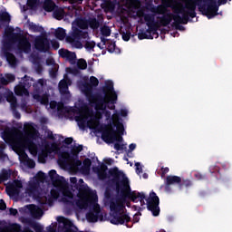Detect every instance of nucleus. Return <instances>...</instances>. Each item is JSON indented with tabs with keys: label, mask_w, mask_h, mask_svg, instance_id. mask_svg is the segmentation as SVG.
Here are the masks:
<instances>
[{
	"label": "nucleus",
	"mask_w": 232,
	"mask_h": 232,
	"mask_svg": "<svg viewBox=\"0 0 232 232\" xmlns=\"http://www.w3.org/2000/svg\"><path fill=\"white\" fill-rule=\"evenodd\" d=\"M24 130L6 129L2 132V138L13 148H26L33 157H37V144L41 140L39 131L34 123H24Z\"/></svg>",
	"instance_id": "obj_1"
},
{
	"label": "nucleus",
	"mask_w": 232,
	"mask_h": 232,
	"mask_svg": "<svg viewBox=\"0 0 232 232\" xmlns=\"http://www.w3.org/2000/svg\"><path fill=\"white\" fill-rule=\"evenodd\" d=\"M49 177L54 186V188L51 190L50 195L44 196L38 199V202L41 208H44V204L48 206H52L53 204V200H57V198H61L62 202L64 204L68 202H73V194L66 185L63 183V178L57 175V171L53 169L49 172Z\"/></svg>",
	"instance_id": "obj_2"
},
{
	"label": "nucleus",
	"mask_w": 232,
	"mask_h": 232,
	"mask_svg": "<svg viewBox=\"0 0 232 232\" xmlns=\"http://www.w3.org/2000/svg\"><path fill=\"white\" fill-rule=\"evenodd\" d=\"M198 1L201 0H185V5H178L174 7V13L179 14L173 15L171 13L162 14L160 17V24L161 26H168L171 21H174V24H188V20L189 17H195L197 10V5Z\"/></svg>",
	"instance_id": "obj_3"
},
{
	"label": "nucleus",
	"mask_w": 232,
	"mask_h": 232,
	"mask_svg": "<svg viewBox=\"0 0 232 232\" xmlns=\"http://www.w3.org/2000/svg\"><path fill=\"white\" fill-rule=\"evenodd\" d=\"M97 86H99V79L92 76L90 78V84L86 82L80 84V90L86 95L90 104L94 107L96 111H104L106 104L110 102L111 105L108 106L109 110H115V103L117 102V93L115 92L109 93L102 101H99V98L95 95L90 96L92 90L97 88Z\"/></svg>",
	"instance_id": "obj_4"
},
{
	"label": "nucleus",
	"mask_w": 232,
	"mask_h": 232,
	"mask_svg": "<svg viewBox=\"0 0 232 232\" xmlns=\"http://www.w3.org/2000/svg\"><path fill=\"white\" fill-rule=\"evenodd\" d=\"M88 26L92 28V30H97L100 24L95 18H91L89 20L78 18L72 23V32L66 37L67 43H69L72 48H82L81 40L88 39V32H83L82 30L88 29Z\"/></svg>",
	"instance_id": "obj_5"
},
{
	"label": "nucleus",
	"mask_w": 232,
	"mask_h": 232,
	"mask_svg": "<svg viewBox=\"0 0 232 232\" xmlns=\"http://www.w3.org/2000/svg\"><path fill=\"white\" fill-rule=\"evenodd\" d=\"M97 194H90L87 191H80L75 198V205L79 209L90 208L91 211L87 214L89 222H97L101 207L99 206Z\"/></svg>",
	"instance_id": "obj_6"
},
{
	"label": "nucleus",
	"mask_w": 232,
	"mask_h": 232,
	"mask_svg": "<svg viewBox=\"0 0 232 232\" xmlns=\"http://www.w3.org/2000/svg\"><path fill=\"white\" fill-rule=\"evenodd\" d=\"M110 208L112 215L110 218L111 224H115L118 226L119 224H124L125 222H130V216L124 213V203L121 200H111L110 203Z\"/></svg>",
	"instance_id": "obj_7"
},
{
	"label": "nucleus",
	"mask_w": 232,
	"mask_h": 232,
	"mask_svg": "<svg viewBox=\"0 0 232 232\" xmlns=\"http://www.w3.org/2000/svg\"><path fill=\"white\" fill-rule=\"evenodd\" d=\"M204 0L197 2L199 12L203 14V15H207L208 19H213L216 15L218 14V6L220 5H226L227 0H205L207 2V6L202 5V2Z\"/></svg>",
	"instance_id": "obj_8"
},
{
	"label": "nucleus",
	"mask_w": 232,
	"mask_h": 232,
	"mask_svg": "<svg viewBox=\"0 0 232 232\" xmlns=\"http://www.w3.org/2000/svg\"><path fill=\"white\" fill-rule=\"evenodd\" d=\"M79 128L84 130L90 128V130H97L99 128V121H101V114L93 115L90 111L84 112L76 119Z\"/></svg>",
	"instance_id": "obj_9"
},
{
	"label": "nucleus",
	"mask_w": 232,
	"mask_h": 232,
	"mask_svg": "<svg viewBox=\"0 0 232 232\" xmlns=\"http://www.w3.org/2000/svg\"><path fill=\"white\" fill-rule=\"evenodd\" d=\"M109 174L111 175V177L114 178V180H117L116 189L118 193H121V195H122L126 191L127 188L130 186V179H128L126 174L119 170V168L117 167L110 169Z\"/></svg>",
	"instance_id": "obj_10"
},
{
	"label": "nucleus",
	"mask_w": 232,
	"mask_h": 232,
	"mask_svg": "<svg viewBox=\"0 0 232 232\" xmlns=\"http://www.w3.org/2000/svg\"><path fill=\"white\" fill-rule=\"evenodd\" d=\"M46 179V174L44 172H38L36 177L33 178L29 183L26 189V193H28L29 197H35L39 191V188L43 182H44Z\"/></svg>",
	"instance_id": "obj_11"
},
{
	"label": "nucleus",
	"mask_w": 232,
	"mask_h": 232,
	"mask_svg": "<svg viewBox=\"0 0 232 232\" xmlns=\"http://www.w3.org/2000/svg\"><path fill=\"white\" fill-rule=\"evenodd\" d=\"M7 37H11L12 41H18V48L24 53H30L32 51V44L24 36L14 34V28L8 29Z\"/></svg>",
	"instance_id": "obj_12"
},
{
	"label": "nucleus",
	"mask_w": 232,
	"mask_h": 232,
	"mask_svg": "<svg viewBox=\"0 0 232 232\" xmlns=\"http://www.w3.org/2000/svg\"><path fill=\"white\" fill-rule=\"evenodd\" d=\"M33 99H34V101H37V102H40L41 104H44V106H46L47 110H57L58 111H59V110H61V104L57 103V102H55V101H52L48 104V101H49L48 94H43L41 96L39 92H34L33 93Z\"/></svg>",
	"instance_id": "obj_13"
},
{
	"label": "nucleus",
	"mask_w": 232,
	"mask_h": 232,
	"mask_svg": "<svg viewBox=\"0 0 232 232\" xmlns=\"http://www.w3.org/2000/svg\"><path fill=\"white\" fill-rule=\"evenodd\" d=\"M159 204V196L155 192H150L147 198V208L149 211H151L154 217H159V213H160Z\"/></svg>",
	"instance_id": "obj_14"
},
{
	"label": "nucleus",
	"mask_w": 232,
	"mask_h": 232,
	"mask_svg": "<svg viewBox=\"0 0 232 232\" xmlns=\"http://www.w3.org/2000/svg\"><path fill=\"white\" fill-rule=\"evenodd\" d=\"M23 189V182L21 180L15 179L7 183L5 187V191L9 197H15L21 193Z\"/></svg>",
	"instance_id": "obj_15"
},
{
	"label": "nucleus",
	"mask_w": 232,
	"mask_h": 232,
	"mask_svg": "<svg viewBox=\"0 0 232 232\" xmlns=\"http://www.w3.org/2000/svg\"><path fill=\"white\" fill-rule=\"evenodd\" d=\"M30 86H32V84L30 82L26 81V77H24L22 82L14 87L15 95L19 97H30V92H28Z\"/></svg>",
	"instance_id": "obj_16"
},
{
	"label": "nucleus",
	"mask_w": 232,
	"mask_h": 232,
	"mask_svg": "<svg viewBox=\"0 0 232 232\" xmlns=\"http://www.w3.org/2000/svg\"><path fill=\"white\" fill-rule=\"evenodd\" d=\"M34 48L39 52H48L50 50V42L44 35H38L34 39Z\"/></svg>",
	"instance_id": "obj_17"
},
{
	"label": "nucleus",
	"mask_w": 232,
	"mask_h": 232,
	"mask_svg": "<svg viewBox=\"0 0 232 232\" xmlns=\"http://www.w3.org/2000/svg\"><path fill=\"white\" fill-rule=\"evenodd\" d=\"M121 195L126 198L132 199V202H136L137 198H140V200L141 201L144 200V198H146V195L144 193H139L135 191L131 192L130 185L126 188L125 191Z\"/></svg>",
	"instance_id": "obj_18"
},
{
	"label": "nucleus",
	"mask_w": 232,
	"mask_h": 232,
	"mask_svg": "<svg viewBox=\"0 0 232 232\" xmlns=\"http://www.w3.org/2000/svg\"><path fill=\"white\" fill-rule=\"evenodd\" d=\"M59 55L62 56L63 59L69 61L71 64L75 63V61L77 59V54H75V53L73 52L68 51L67 49H60Z\"/></svg>",
	"instance_id": "obj_19"
},
{
	"label": "nucleus",
	"mask_w": 232,
	"mask_h": 232,
	"mask_svg": "<svg viewBox=\"0 0 232 232\" xmlns=\"http://www.w3.org/2000/svg\"><path fill=\"white\" fill-rule=\"evenodd\" d=\"M182 182V179L179 176H168L165 179V190L169 192V186H173L175 184H180Z\"/></svg>",
	"instance_id": "obj_20"
},
{
	"label": "nucleus",
	"mask_w": 232,
	"mask_h": 232,
	"mask_svg": "<svg viewBox=\"0 0 232 232\" xmlns=\"http://www.w3.org/2000/svg\"><path fill=\"white\" fill-rule=\"evenodd\" d=\"M25 209H28L34 218H41L43 217V209L35 205H27Z\"/></svg>",
	"instance_id": "obj_21"
},
{
	"label": "nucleus",
	"mask_w": 232,
	"mask_h": 232,
	"mask_svg": "<svg viewBox=\"0 0 232 232\" xmlns=\"http://www.w3.org/2000/svg\"><path fill=\"white\" fill-rule=\"evenodd\" d=\"M71 84L69 79H63L59 82V90L62 95H70V91H68V86Z\"/></svg>",
	"instance_id": "obj_22"
},
{
	"label": "nucleus",
	"mask_w": 232,
	"mask_h": 232,
	"mask_svg": "<svg viewBox=\"0 0 232 232\" xmlns=\"http://www.w3.org/2000/svg\"><path fill=\"white\" fill-rule=\"evenodd\" d=\"M0 232H21V225L11 224L0 228Z\"/></svg>",
	"instance_id": "obj_23"
},
{
	"label": "nucleus",
	"mask_w": 232,
	"mask_h": 232,
	"mask_svg": "<svg viewBox=\"0 0 232 232\" xmlns=\"http://www.w3.org/2000/svg\"><path fill=\"white\" fill-rule=\"evenodd\" d=\"M14 81H15V75L10 73H6L0 78V82L1 84H4V86L10 84V82H14Z\"/></svg>",
	"instance_id": "obj_24"
},
{
	"label": "nucleus",
	"mask_w": 232,
	"mask_h": 232,
	"mask_svg": "<svg viewBox=\"0 0 232 232\" xmlns=\"http://www.w3.org/2000/svg\"><path fill=\"white\" fill-rule=\"evenodd\" d=\"M14 81H15V75L10 73H6L0 78V82L1 84H4V86L10 84V82H14Z\"/></svg>",
	"instance_id": "obj_25"
},
{
	"label": "nucleus",
	"mask_w": 232,
	"mask_h": 232,
	"mask_svg": "<svg viewBox=\"0 0 232 232\" xmlns=\"http://www.w3.org/2000/svg\"><path fill=\"white\" fill-rule=\"evenodd\" d=\"M102 138L105 142H113L115 140V133H113L111 130H106L102 132Z\"/></svg>",
	"instance_id": "obj_26"
},
{
	"label": "nucleus",
	"mask_w": 232,
	"mask_h": 232,
	"mask_svg": "<svg viewBox=\"0 0 232 232\" xmlns=\"http://www.w3.org/2000/svg\"><path fill=\"white\" fill-rule=\"evenodd\" d=\"M28 28L34 34H43V32H44V28H43V26L37 25L34 24V22H28Z\"/></svg>",
	"instance_id": "obj_27"
},
{
	"label": "nucleus",
	"mask_w": 232,
	"mask_h": 232,
	"mask_svg": "<svg viewBox=\"0 0 232 232\" xmlns=\"http://www.w3.org/2000/svg\"><path fill=\"white\" fill-rule=\"evenodd\" d=\"M44 9L45 12H53V10H55V4L52 2V0H45Z\"/></svg>",
	"instance_id": "obj_28"
},
{
	"label": "nucleus",
	"mask_w": 232,
	"mask_h": 232,
	"mask_svg": "<svg viewBox=\"0 0 232 232\" xmlns=\"http://www.w3.org/2000/svg\"><path fill=\"white\" fill-rule=\"evenodd\" d=\"M59 164H62V166H66V164H70V154L63 153L59 157L58 160Z\"/></svg>",
	"instance_id": "obj_29"
},
{
	"label": "nucleus",
	"mask_w": 232,
	"mask_h": 232,
	"mask_svg": "<svg viewBox=\"0 0 232 232\" xmlns=\"http://www.w3.org/2000/svg\"><path fill=\"white\" fill-rule=\"evenodd\" d=\"M54 35L56 39H59L60 41H63L66 37V31L64 29L59 27L55 30Z\"/></svg>",
	"instance_id": "obj_30"
},
{
	"label": "nucleus",
	"mask_w": 232,
	"mask_h": 232,
	"mask_svg": "<svg viewBox=\"0 0 232 232\" xmlns=\"http://www.w3.org/2000/svg\"><path fill=\"white\" fill-rule=\"evenodd\" d=\"M90 168H92V160L90 159H85L82 167V171L85 175H90Z\"/></svg>",
	"instance_id": "obj_31"
},
{
	"label": "nucleus",
	"mask_w": 232,
	"mask_h": 232,
	"mask_svg": "<svg viewBox=\"0 0 232 232\" xmlns=\"http://www.w3.org/2000/svg\"><path fill=\"white\" fill-rule=\"evenodd\" d=\"M7 63H9L10 66H15L17 64V60L15 59V56L10 53H7L5 54Z\"/></svg>",
	"instance_id": "obj_32"
},
{
	"label": "nucleus",
	"mask_w": 232,
	"mask_h": 232,
	"mask_svg": "<svg viewBox=\"0 0 232 232\" xmlns=\"http://www.w3.org/2000/svg\"><path fill=\"white\" fill-rule=\"evenodd\" d=\"M7 102H10L12 108H17V98L14 96V92L7 96Z\"/></svg>",
	"instance_id": "obj_33"
},
{
	"label": "nucleus",
	"mask_w": 232,
	"mask_h": 232,
	"mask_svg": "<svg viewBox=\"0 0 232 232\" xmlns=\"http://www.w3.org/2000/svg\"><path fill=\"white\" fill-rule=\"evenodd\" d=\"M101 34L103 37H110L111 35V29L108 25L101 27Z\"/></svg>",
	"instance_id": "obj_34"
},
{
	"label": "nucleus",
	"mask_w": 232,
	"mask_h": 232,
	"mask_svg": "<svg viewBox=\"0 0 232 232\" xmlns=\"http://www.w3.org/2000/svg\"><path fill=\"white\" fill-rule=\"evenodd\" d=\"M53 17L61 21L64 17V11L63 9H56L53 11Z\"/></svg>",
	"instance_id": "obj_35"
},
{
	"label": "nucleus",
	"mask_w": 232,
	"mask_h": 232,
	"mask_svg": "<svg viewBox=\"0 0 232 232\" xmlns=\"http://www.w3.org/2000/svg\"><path fill=\"white\" fill-rule=\"evenodd\" d=\"M10 172L5 170L0 173V182H6L10 179Z\"/></svg>",
	"instance_id": "obj_36"
},
{
	"label": "nucleus",
	"mask_w": 232,
	"mask_h": 232,
	"mask_svg": "<svg viewBox=\"0 0 232 232\" xmlns=\"http://www.w3.org/2000/svg\"><path fill=\"white\" fill-rule=\"evenodd\" d=\"M77 66L80 70H86L88 68V63H86V60L80 59L77 61Z\"/></svg>",
	"instance_id": "obj_37"
},
{
	"label": "nucleus",
	"mask_w": 232,
	"mask_h": 232,
	"mask_svg": "<svg viewBox=\"0 0 232 232\" xmlns=\"http://www.w3.org/2000/svg\"><path fill=\"white\" fill-rule=\"evenodd\" d=\"M46 86V80L44 79H40L38 82L34 84L35 88H38V90H43Z\"/></svg>",
	"instance_id": "obj_38"
},
{
	"label": "nucleus",
	"mask_w": 232,
	"mask_h": 232,
	"mask_svg": "<svg viewBox=\"0 0 232 232\" xmlns=\"http://www.w3.org/2000/svg\"><path fill=\"white\" fill-rule=\"evenodd\" d=\"M86 50H93L95 48V42L93 41H87L85 44Z\"/></svg>",
	"instance_id": "obj_39"
},
{
	"label": "nucleus",
	"mask_w": 232,
	"mask_h": 232,
	"mask_svg": "<svg viewBox=\"0 0 232 232\" xmlns=\"http://www.w3.org/2000/svg\"><path fill=\"white\" fill-rule=\"evenodd\" d=\"M0 19H2V21H5L6 23H10V14H8V13H2Z\"/></svg>",
	"instance_id": "obj_40"
},
{
	"label": "nucleus",
	"mask_w": 232,
	"mask_h": 232,
	"mask_svg": "<svg viewBox=\"0 0 232 232\" xmlns=\"http://www.w3.org/2000/svg\"><path fill=\"white\" fill-rule=\"evenodd\" d=\"M167 173H169V168H168V167H165V168L162 167V168H161V173H160L161 179H164V178L166 177Z\"/></svg>",
	"instance_id": "obj_41"
},
{
	"label": "nucleus",
	"mask_w": 232,
	"mask_h": 232,
	"mask_svg": "<svg viewBox=\"0 0 232 232\" xmlns=\"http://www.w3.org/2000/svg\"><path fill=\"white\" fill-rule=\"evenodd\" d=\"M135 168H136V173L138 175H140L142 173V165H140V162L135 163Z\"/></svg>",
	"instance_id": "obj_42"
},
{
	"label": "nucleus",
	"mask_w": 232,
	"mask_h": 232,
	"mask_svg": "<svg viewBox=\"0 0 232 232\" xmlns=\"http://www.w3.org/2000/svg\"><path fill=\"white\" fill-rule=\"evenodd\" d=\"M98 177L101 180H104L106 179V170H99Z\"/></svg>",
	"instance_id": "obj_43"
},
{
	"label": "nucleus",
	"mask_w": 232,
	"mask_h": 232,
	"mask_svg": "<svg viewBox=\"0 0 232 232\" xmlns=\"http://www.w3.org/2000/svg\"><path fill=\"white\" fill-rule=\"evenodd\" d=\"M194 177L197 179V180H204V179H206V176L200 172H196Z\"/></svg>",
	"instance_id": "obj_44"
},
{
	"label": "nucleus",
	"mask_w": 232,
	"mask_h": 232,
	"mask_svg": "<svg viewBox=\"0 0 232 232\" xmlns=\"http://www.w3.org/2000/svg\"><path fill=\"white\" fill-rule=\"evenodd\" d=\"M27 5L31 8H34L37 5V0H27Z\"/></svg>",
	"instance_id": "obj_45"
},
{
	"label": "nucleus",
	"mask_w": 232,
	"mask_h": 232,
	"mask_svg": "<svg viewBox=\"0 0 232 232\" xmlns=\"http://www.w3.org/2000/svg\"><path fill=\"white\" fill-rule=\"evenodd\" d=\"M6 209V203H5V200L1 199L0 200V210L5 211Z\"/></svg>",
	"instance_id": "obj_46"
},
{
	"label": "nucleus",
	"mask_w": 232,
	"mask_h": 232,
	"mask_svg": "<svg viewBox=\"0 0 232 232\" xmlns=\"http://www.w3.org/2000/svg\"><path fill=\"white\" fill-rule=\"evenodd\" d=\"M82 150V146H81V145L73 148L74 153H81Z\"/></svg>",
	"instance_id": "obj_47"
},
{
	"label": "nucleus",
	"mask_w": 232,
	"mask_h": 232,
	"mask_svg": "<svg viewBox=\"0 0 232 232\" xmlns=\"http://www.w3.org/2000/svg\"><path fill=\"white\" fill-rule=\"evenodd\" d=\"M9 213H10V215H12L13 217H15V215H17L18 211H17V209H15V208H10V209H9Z\"/></svg>",
	"instance_id": "obj_48"
},
{
	"label": "nucleus",
	"mask_w": 232,
	"mask_h": 232,
	"mask_svg": "<svg viewBox=\"0 0 232 232\" xmlns=\"http://www.w3.org/2000/svg\"><path fill=\"white\" fill-rule=\"evenodd\" d=\"M122 39H123V41H130V34H128L126 33H123L122 34Z\"/></svg>",
	"instance_id": "obj_49"
},
{
	"label": "nucleus",
	"mask_w": 232,
	"mask_h": 232,
	"mask_svg": "<svg viewBox=\"0 0 232 232\" xmlns=\"http://www.w3.org/2000/svg\"><path fill=\"white\" fill-rule=\"evenodd\" d=\"M114 150H116V151H121V150H122V146L119 143H115Z\"/></svg>",
	"instance_id": "obj_50"
},
{
	"label": "nucleus",
	"mask_w": 232,
	"mask_h": 232,
	"mask_svg": "<svg viewBox=\"0 0 232 232\" xmlns=\"http://www.w3.org/2000/svg\"><path fill=\"white\" fill-rule=\"evenodd\" d=\"M112 121L114 124H117V122H119V118H118L117 114L112 115Z\"/></svg>",
	"instance_id": "obj_51"
},
{
	"label": "nucleus",
	"mask_w": 232,
	"mask_h": 232,
	"mask_svg": "<svg viewBox=\"0 0 232 232\" xmlns=\"http://www.w3.org/2000/svg\"><path fill=\"white\" fill-rule=\"evenodd\" d=\"M105 164H108L109 166H111V164H113V160L112 159L105 160Z\"/></svg>",
	"instance_id": "obj_52"
},
{
	"label": "nucleus",
	"mask_w": 232,
	"mask_h": 232,
	"mask_svg": "<svg viewBox=\"0 0 232 232\" xmlns=\"http://www.w3.org/2000/svg\"><path fill=\"white\" fill-rule=\"evenodd\" d=\"M137 148V145L135 143H132L129 146V149L130 151H133V150H135Z\"/></svg>",
	"instance_id": "obj_53"
},
{
	"label": "nucleus",
	"mask_w": 232,
	"mask_h": 232,
	"mask_svg": "<svg viewBox=\"0 0 232 232\" xmlns=\"http://www.w3.org/2000/svg\"><path fill=\"white\" fill-rule=\"evenodd\" d=\"M117 128L120 132L124 131V126L122 124H119Z\"/></svg>",
	"instance_id": "obj_54"
},
{
	"label": "nucleus",
	"mask_w": 232,
	"mask_h": 232,
	"mask_svg": "<svg viewBox=\"0 0 232 232\" xmlns=\"http://www.w3.org/2000/svg\"><path fill=\"white\" fill-rule=\"evenodd\" d=\"M52 44H53V48H54L55 50H57V49L59 48V43H57V42H52Z\"/></svg>",
	"instance_id": "obj_55"
},
{
	"label": "nucleus",
	"mask_w": 232,
	"mask_h": 232,
	"mask_svg": "<svg viewBox=\"0 0 232 232\" xmlns=\"http://www.w3.org/2000/svg\"><path fill=\"white\" fill-rule=\"evenodd\" d=\"M70 180H71L72 184H77V178L72 177L70 179Z\"/></svg>",
	"instance_id": "obj_56"
},
{
	"label": "nucleus",
	"mask_w": 232,
	"mask_h": 232,
	"mask_svg": "<svg viewBox=\"0 0 232 232\" xmlns=\"http://www.w3.org/2000/svg\"><path fill=\"white\" fill-rule=\"evenodd\" d=\"M65 142H66V144H72V142H73V139H72V138H67V139L65 140Z\"/></svg>",
	"instance_id": "obj_57"
},
{
	"label": "nucleus",
	"mask_w": 232,
	"mask_h": 232,
	"mask_svg": "<svg viewBox=\"0 0 232 232\" xmlns=\"http://www.w3.org/2000/svg\"><path fill=\"white\" fill-rule=\"evenodd\" d=\"M14 117H15V119H21V113L15 112Z\"/></svg>",
	"instance_id": "obj_58"
},
{
	"label": "nucleus",
	"mask_w": 232,
	"mask_h": 232,
	"mask_svg": "<svg viewBox=\"0 0 232 232\" xmlns=\"http://www.w3.org/2000/svg\"><path fill=\"white\" fill-rule=\"evenodd\" d=\"M30 168H35V162L34 161H30Z\"/></svg>",
	"instance_id": "obj_59"
},
{
	"label": "nucleus",
	"mask_w": 232,
	"mask_h": 232,
	"mask_svg": "<svg viewBox=\"0 0 232 232\" xmlns=\"http://www.w3.org/2000/svg\"><path fill=\"white\" fill-rule=\"evenodd\" d=\"M121 115H123V117H126L128 115V111H124L123 112H121Z\"/></svg>",
	"instance_id": "obj_60"
},
{
	"label": "nucleus",
	"mask_w": 232,
	"mask_h": 232,
	"mask_svg": "<svg viewBox=\"0 0 232 232\" xmlns=\"http://www.w3.org/2000/svg\"><path fill=\"white\" fill-rule=\"evenodd\" d=\"M23 232H32L31 230L25 229Z\"/></svg>",
	"instance_id": "obj_61"
},
{
	"label": "nucleus",
	"mask_w": 232,
	"mask_h": 232,
	"mask_svg": "<svg viewBox=\"0 0 232 232\" xmlns=\"http://www.w3.org/2000/svg\"><path fill=\"white\" fill-rule=\"evenodd\" d=\"M79 182H82H82H84V180L81 179L79 180Z\"/></svg>",
	"instance_id": "obj_62"
},
{
	"label": "nucleus",
	"mask_w": 232,
	"mask_h": 232,
	"mask_svg": "<svg viewBox=\"0 0 232 232\" xmlns=\"http://www.w3.org/2000/svg\"><path fill=\"white\" fill-rule=\"evenodd\" d=\"M148 17H149V16H145V21H148Z\"/></svg>",
	"instance_id": "obj_63"
},
{
	"label": "nucleus",
	"mask_w": 232,
	"mask_h": 232,
	"mask_svg": "<svg viewBox=\"0 0 232 232\" xmlns=\"http://www.w3.org/2000/svg\"><path fill=\"white\" fill-rule=\"evenodd\" d=\"M139 39H142V36H140V34H139Z\"/></svg>",
	"instance_id": "obj_64"
}]
</instances>
